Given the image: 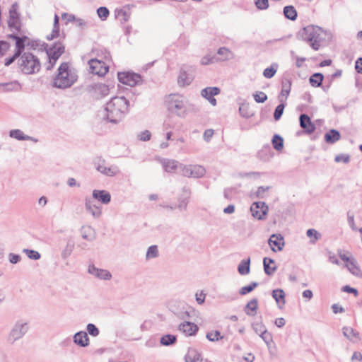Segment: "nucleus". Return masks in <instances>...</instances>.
<instances>
[{
  "instance_id": "nucleus-52",
  "label": "nucleus",
  "mask_w": 362,
  "mask_h": 362,
  "mask_svg": "<svg viewBox=\"0 0 362 362\" xmlns=\"http://www.w3.org/2000/svg\"><path fill=\"white\" fill-rule=\"evenodd\" d=\"M255 5L259 9H267L269 7L268 0H255Z\"/></svg>"
},
{
  "instance_id": "nucleus-21",
  "label": "nucleus",
  "mask_w": 362,
  "mask_h": 362,
  "mask_svg": "<svg viewBox=\"0 0 362 362\" xmlns=\"http://www.w3.org/2000/svg\"><path fill=\"white\" fill-rule=\"evenodd\" d=\"M202 358L200 354L194 349H189L185 356V362H200Z\"/></svg>"
},
{
  "instance_id": "nucleus-22",
  "label": "nucleus",
  "mask_w": 362,
  "mask_h": 362,
  "mask_svg": "<svg viewBox=\"0 0 362 362\" xmlns=\"http://www.w3.org/2000/svg\"><path fill=\"white\" fill-rule=\"evenodd\" d=\"M193 78L186 71L181 70L178 76L177 82L180 86H185L192 81Z\"/></svg>"
},
{
  "instance_id": "nucleus-36",
  "label": "nucleus",
  "mask_w": 362,
  "mask_h": 362,
  "mask_svg": "<svg viewBox=\"0 0 362 362\" xmlns=\"http://www.w3.org/2000/svg\"><path fill=\"white\" fill-rule=\"evenodd\" d=\"M272 142L273 147L277 151H281L284 147V140L277 134L274 136Z\"/></svg>"
},
{
  "instance_id": "nucleus-26",
  "label": "nucleus",
  "mask_w": 362,
  "mask_h": 362,
  "mask_svg": "<svg viewBox=\"0 0 362 362\" xmlns=\"http://www.w3.org/2000/svg\"><path fill=\"white\" fill-rule=\"evenodd\" d=\"M272 296L276 301L279 307H282L285 305V293L281 289H276L272 292Z\"/></svg>"
},
{
  "instance_id": "nucleus-45",
  "label": "nucleus",
  "mask_w": 362,
  "mask_h": 362,
  "mask_svg": "<svg viewBox=\"0 0 362 362\" xmlns=\"http://www.w3.org/2000/svg\"><path fill=\"white\" fill-rule=\"evenodd\" d=\"M176 340V337L173 335L168 334L165 336H163L161 338L160 342L163 345H170L173 344Z\"/></svg>"
},
{
  "instance_id": "nucleus-33",
  "label": "nucleus",
  "mask_w": 362,
  "mask_h": 362,
  "mask_svg": "<svg viewBox=\"0 0 362 362\" xmlns=\"http://www.w3.org/2000/svg\"><path fill=\"white\" fill-rule=\"evenodd\" d=\"M250 259L243 260L238 266V272L242 275H245L250 272Z\"/></svg>"
},
{
  "instance_id": "nucleus-28",
  "label": "nucleus",
  "mask_w": 362,
  "mask_h": 362,
  "mask_svg": "<svg viewBox=\"0 0 362 362\" xmlns=\"http://www.w3.org/2000/svg\"><path fill=\"white\" fill-rule=\"evenodd\" d=\"M258 308V302L257 299L250 300L245 306V313L248 315H255Z\"/></svg>"
},
{
  "instance_id": "nucleus-37",
  "label": "nucleus",
  "mask_w": 362,
  "mask_h": 362,
  "mask_svg": "<svg viewBox=\"0 0 362 362\" xmlns=\"http://www.w3.org/2000/svg\"><path fill=\"white\" fill-rule=\"evenodd\" d=\"M307 235L310 238L312 243H315L317 240H319L321 237L320 233H319L315 229H308L307 230Z\"/></svg>"
},
{
  "instance_id": "nucleus-35",
  "label": "nucleus",
  "mask_w": 362,
  "mask_h": 362,
  "mask_svg": "<svg viewBox=\"0 0 362 362\" xmlns=\"http://www.w3.org/2000/svg\"><path fill=\"white\" fill-rule=\"evenodd\" d=\"M8 24L11 30L20 32L21 28V23L20 18L8 19Z\"/></svg>"
},
{
  "instance_id": "nucleus-56",
  "label": "nucleus",
  "mask_w": 362,
  "mask_h": 362,
  "mask_svg": "<svg viewBox=\"0 0 362 362\" xmlns=\"http://www.w3.org/2000/svg\"><path fill=\"white\" fill-rule=\"evenodd\" d=\"M261 337L268 345L272 342V334L269 332H263Z\"/></svg>"
},
{
  "instance_id": "nucleus-12",
  "label": "nucleus",
  "mask_w": 362,
  "mask_h": 362,
  "mask_svg": "<svg viewBox=\"0 0 362 362\" xmlns=\"http://www.w3.org/2000/svg\"><path fill=\"white\" fill-rule=\"evenodd\" d=\"M252 215L258 219H262L265 217L268 206L264 202H255L250 207Z\"/></svg>"
},
{
  "instance_id": "nucleus-27",
  "label": "nucleus",
  "mask_w": 362,
  "mask_h": 362,
  "mask_svg": "<svg viewBox=\"0 0 362 362\" xmlns=\"http://www.w3.org/2000/svg\"><path fill=\"white\" fill-rule=\"evenodd\" d=\"M60 35V28H59V17L57 15H55L54 19L53 29L51 34L47 36V39L51 40L54 38H57Z\"/></svg>"
},
{
  "instance_id": "nucleus-17",
  "label": "nucleus",
  "mask_w": 362,
  "mask_h": 362,
  "mask_svg": "<svg viewBox=\"0 0 362 362\" xmlns=\"http://www.w3.org/2000/svg\"><path fill=\"white\" fill-rule=\"evenodd\" d=\"M93 197L103 204H108L111 200L110 194L105 190L95 189L93 192Z\"/></svg>"
},
{
  "instance_id": "nucleus-46",
  "label": "nucleus",
  "mask_w": 362,
  "mask_h": 362,
  "mask_svg": "<svg viewBox=\"0 0 362 362\" xmlns=\"http://www.w3.org/2000/svg\"><path fill=\"white\" fill-rule=\"evenodd\" d=\"M158 255V250L156 245H152L148 247V251L146 252V258H153L157 257Z\"/></svg>"
},
{
  "instance_id": "nucleus-49",
  "label": "nucleus",
  "mask_w": 362,
  "mask_h": 362,
  "mask_svg": "<svg viewBox=\"0 0 362 362\" xmlns=\"http://www.w3.org/2000/svg\"><path fill=\"white\" fill-rule=\"evenodd\" d=\"M151 133L148 130H145L138 135L139 139L142 141H149L151 139Z\"/></svg>"
},
{
  "instance_id": "nucleus-47",
  "label": "nucleus",
  "mask_w": 362,
  "mask_h": 362,
  "mask_svg": "<svg viewBox=\"0 0 362 362\" xmlns=\"http://www.w3.org/2000/svg\"><path fill=\"white\" fill-rule=\"evenodd\" d=\"M218 54L219 55L223 56V57L221 58L222 60L228 59L231 55L230 51L226 47H221L218 50Z\"/></svg>"
},
{
  "instance_id": "nucleus-60",
  "label": "nucleus",
  "mask_w": 362,
  "mask_h": 362,
  "mask_svg": "<svg viewBox=\"0 0 362 362\" xmlns=\"http://www.w3.org/2000/svg\"><path fill=\"white\" fill-rule=\"evenodd\" d=\"M196 300L199 304H202L205 300V294L202 292L196 293Z\"/></svg>"
},
{
  "instance_id": "nucleus-1",
  "label": "nucleus",
  "mask_w": 362,
  "mask_h": 362,
  "mask_svg": "<svg viewBox=\"0 0 362 362\" xmlns=\"http://www.w3.org/2000/svg\"><path fill=\"white\" fill-rule=\"evenodd\" d=\"M129 103L124 97H114L106 105L107 117L112 122H119L128 112Z\"/></svg>"
},
{
  "instance_id": "nucleus-8",
  "label": "nucleus",
  "mask_w": 362,
  "mask_h": 362,
  "mask_svg": "<svg viewBox=\"0 0 362 362\" xmlns=\"http://www.w3.org/2000/svg\"><path fill=\"white\" fill-rule=\"evenodd\" d=\"M117 78L120 83L132 87L136 86L141 81V77L139 74L130 71L119 72Z\"/></svg>"
},
{
  "instance_id": "nucleus-39",
  "label": "nucleus",
  "mask_w": 362,
  "mask_h": 362,
  "mask_svg": "<svg viewBox=\"0 0 362 362\" xmlns=\"http://www.w3.org/2000/svg\"><path fill=\"white\" fill-rule=\"evenodd\" d=\"M206 338L211 341H216L223 337L221 336V333L218 331L213 330L206 334Z\"/></svg>"
},
{
  "instance_id": "nucleus-25",
  "label": "nucleus",
  "mask_w": 362,
  "mask_h": 362,
  "mask_svg": "<svg viewBox=\"0 0 362 362\" xmlns=\"http://www.w3.org/2000/svg\"><path fill=\"white\" fill-rule=\"evenodd\" d=\"M74 341L81 346H86L89 343V339L86 332H80L75 334Z\"/></svg>"
},
{
  "instance_id": "nucleus-48",
  "label": "nucleus",
  "mask_w": 362,
  "mask_h": 362,
  "mask_svg": "<svg viewBox=\"0 0 362 362\" xmlns=\"http://www.w3.org/2000/svg\"><path fill=\"white\" fill-rule=\"evenodd\" d=\"M10 48V45L6 41H0V57L5 55Z\"/></svg>"
},
{
  "instance_id": "nucleus-34",
  "label": "nucleus",
  "mask_w": 362,
  "mask_h": 362,
  "mask_svg": "<svg viewBox=\"0 0 362 362\" xmlns=\"http://www.w3.org/2000/svg\"><path fill=\"white\" fill-rule=\"evenodd\" d=\"M343 332L345 337L350 340H356L359 339L358 333H356L351 327H344Z\"/></svg>"
},
{
  "instance_id": "nucleus-29",
  "label": "nucleus",
  "mask_w": 362,
  "mask_h": 362,
  "mask_svg": "<svg viewBox=\"0 0 362 362\" xmlns=\"http://www.w3.org/2000/svg\"><path fill=\"white\" fill-rule=\"evenodd\" d=\"M240 113L244 117H251L254 115V111L249 104H242L239 108Z\"/></svg>"
},
{
  "instance_id": "nucleus-11",
  "label": "nucleus",
  "mask_w": 362,
  "mask_h": 362,
  "mask_svg": "<svg viewBox=\"0 0 362 362\" xmlns=\"http://www.w3.org/2000/svg\"><path fill=\"white\" fill-rule=\"evenodd\" d=\"M182 173L185 177H201L206 173L205 168L199 165H185L182 169Z\"/></svg>"
},
{
  "instance_id": "nucleus-44",
  "label": "nucleus",
  "mask_w": 362,
  "mask_h": 362,
  "mask_svg": "<svg viewBox=\"0 0 362 362\" xmlns=\"http://www.w3.org/2000/svg\"><path fill=\"white\" fill-rule=\"evenodd\" d=\"M165 171L172 173L177 168V162L175 160H168L163 163Z\"/></svg>"
},
{
  "instance_id": "nucleus-20",
  "label": "nucleus",
  "mask_w": 362,
  "mask_h": 362,
  "mask_svg": "<svg viewBox=\"0 0 362 362\" xmlns=\"http://www.w3.org/2000/svg\"><path fill=\"white\" fill-rule=\"evenodd\" d=\"M88 271L93 275L105 280L110 279L112 276L108 271L104 269H99L93 266L89 267Z\"/></svg>"
},
{
  "instance_id": "nucleus-9",
  "label": "nucleus",
  "mask_w": 362,
  "mask_h": 362,
  "mask_svg": "<svg viewBox=\"0 0 362 362\" xmlns=\"http://www.w3.org/2000/svg\"><path fill=\"white\" fill-rule=\"evenodd\" d=\"M65 47L61 42L55 43L52 47L47 49V54L49 59L50 65L47 67L50 69L55 64L57 60L64 52Z\"/></svg>"
},
{
  "instance_id": "nucleus-18",
  "label": "nucleus",
  "mask_w": 362,
  "mask_h": 362,
  "mask_svg": "<svg viewBox=\"0 0 362 362\" xmlns=\"http://www.w3.org/2000/svg\"><path fill=\"white\" fill-rule=\"evenodd\" d=\"M97 170L107 176H114L118 173L117 167L107 165L105 162L98 164Z\"/></svg>"
},
{
  "instance_id": "nucleus-38",
  "label": "nucleus",
  "mask_w": 362,
  "mask_h": 362,
  "mask_svg": "<svg viewBox=\"0 0 362 362\" xmlns=\"http://www.w3.org/2000/svg\"><path fill=\"white\" fill-rule=\"evenodd\" d=\"M10 136L18 140H27L29 136H25L23 132L19 129H14L11 131Z\"/></svg>"
},
{
  "instance_id": "nucleus-5",
  "label": "nucleus",
  "mask_w": 362,
  "mask_h": 362,
  "mask_svg": "<svg viewBox=\"0 0 362 362\" xmlns=\"http://www.w3.org/2000/svg\"><path fill=\"white\" fill-rule=\"evenodd\" d=\"M100 59L95 58L91 59L88 62L90 71L99 76H105L109 70V66L107 65V62L110 61L111 57L108 52L106 50H101V54H98Z\"/></svg>"
},
{
  "instance_id": "nucleus-58",
  "label": "nucleus",
  "mask_w": 362,
  "mask_h": 362,
  "mask_svg": "<svg viewBox=\"0 0 362 362\" xmlns=\"http://www.w3.org/2000/svg\"><path fill=\"white\" fill-rule=\"evenodd\" d=\"M214 135V130L212 129H206L204 133V139L209 141Z\"/></svg>"
},
{
  "instance_id": "nucleus-7",
  "label": "nucleus",
  "mask_w": 362,
  "mask_h": 362,
  "mask_svg": "<svg viewBox=\"0 0 362 362\" xmlns=\"http://www.w3.org/2000/svg\"><path fill=\"white\" fill-rule=\"evenodd\" d=\"M339 257L345 262L346 267L354 276L357 277L362 276V272L357 264L356 260L352 257L349 252L339 250L338 252Z\"/></svg>"
},
{
  "instance_id": "nucleus-32",
  "label": "nucleus",
  "mask_w": 362,
  "mask_h": 362,
  "mask_svg": "<svg viewBox=\"0 0 362 362\" xmlns=\"http://www.w3.org/2000/svg\"><path fill=\"white\" fill-rule=\"evenodd\" d=\"M284 13L285 16L291 20H295L297 17L296 10L292 6H287L284 7Z\"/></svg>"
},
{
  "instance_id": "nucleus-50",
  "label": "nucleus",
  "mask_w": 362,
  "mask_h": 362,
  "mask_svg": "<svg viewBox=\"0 0 362 362\" xmlns=\"http://www.w3.org/2000/svg\"><path fill=\"white\" fill-rule=\"evenodd\" d=\"M257 286V283H253L250 285L244 286V287L241 288V289L240 291V293L241 295H245V294L251 292Z\"/></svg>"
},
{
  "instance_id": "nucleus-55",
  "label": "nucleus",
  "mask_w": 362,
  "mask_h": 362,
  "mask_svg": "<svg viewBox=\"0 0 362 362\" xmlns=\"http://www.w3.org/2000/svg\"><path fill=\"white\" fill-rule=\"evenodd\" d=\"M87 330L90 335L94 337L99 334L98 328L93 324H88L87 326Z\"/></svg>"
},
{
  "instance_id": "nucleus-24",
  "label": "nucleus",
  "mask_w": 362,
  "mask_h": 362,
  "mask_svg": "<svg viewBox=\"0 0 362 362\" xmlns=\"http://www.w3.org/2000/svg\"><path fill=\"white\" fill-rule=\"evenodd\" d=\"M263 264H264V272L267 274L271 275L272 274L275 270H276V265L275 262L273 259L267 257H264L263 259Z\"/></svg>"
},
{
  "instance_id": "nucleus-59",
  "label": "nucleus",
  "mask_w": 362,
  "mask_h": 362,
  "mask_svg": "<svg viewBox=\"0 0 362 362\" xmlns=\"http://www.w3.org/2000/svg\"><path fill=\"white\" fill-rule=\"evenodd\" d=\"M355 69L358 73L362 74V58H358L356 62Z\"/></svg>"
},
{
  "instance_id": "nucleus-10",
  "label": "nucleus",
  "mask_w": 362,
  "mask_h": 362,
  "mask_svg": "<svg viewBox=\"0 0 362 362\" xmlns=\"http://www.w3.org/2000/svg\"><path fill=\"white\" fill-rule=\"evenodd\" d=\"M9 37L16 40V51L12 57L6 59L5 65L6 66L10 65L11 63L14 62L16 57L20 56L21 52L25 48V44L29 40L28 37L26 36H23L20 37L16 35H11Z\"/></svg>"
},
{
  "instance_id": "nucleus-51",
  "label": "nucleus",
  "mask_w": 362,
  "mask_h": 362,
  "mask_svg": "<svg viewBox=\"0 0 362 362\" xmlns=\"http://www.w3.org/2000/svg\"><path fill=\"white\" fill-rule=\"evenodd\" d=\"M284 110V105L283 104L279 105L275 110L274 117L276 120H278L281 117Z\"/></svg>"
},
{
  "instance_id": "nucleus-16",
  "label": "nucleus",
  "mask_w": 362,
  "mask_h": 362,
  "mask_svg": "<svg viewBox=\"0 0 362 362\" xmlns=\"http://www.w3.org/2000/svg\"><path fill=\"white\" fill-rule=\"evenodd\" d=\"M300 125L307 134H312L315 130V126L310 118L304 114L300 116Z\"/></svg>"
},
{
  "instance_id": "nucleus-63",
  "label": "nucleus",
  "mask_w": 362,
  "mask_h": 362,
  "mask_svg": "<svg viewBox=\"0 0 362 362\" xmlns=\"http://www.w3.org/2000/svg\"><path fill=\"white\" fill-rule=\"evenodd\" d=\"M285 323H286V321H285L284 318H283V317H279V318H277L275 320V325L278 327H281L284 326Z\"/></svg>"
},
{
  "instance_id": "nucleus-30",
  "label": "nucleus",
  "mask_w": 362,
  "mask_h": 362,
  "mask_svg": "<svg viewBox=\"0 0 362 362\" xmlns=\"http://www.w3.org/2000/svg\"><path fill=\"white\" fill-rule=\"evenodd\" d=\"M26 331L25 325H22L20 327H16L11 333V340L15 341L20 338Z\"/></svg>"
},
{
  "instance_id": "nucleus-6",
  "label": "nucleus",
  "mask_w": 362,
  "mask_h": 362,
  "mask_svg": "<svg viewBox=\"0 0 362 362\" xmlns=\"http://www.w3.org/2000/svg\"><path fill=\"white\" fill-rule=\"evenodd\" d=\"M166 104L171 113L181 116L185 112L182 97L179 95H170L166 99Z\"/></svg>"
},
{
  "instance_id": "nucleus-3",
  "label": "nucleus",
  "mask_w": 362,
  "mask_h": 362,
  "mask_svg": "<svg viewBox=\"0 0 362 362\" xmlns=\"http://www.w3.org/2000/svg\"><path fill=\"white\" fill-rule=\"evenodd\" d=\"M324 30L319 26L308 25L305 27L302 32L303 39L307 41L311 47L318 50L320 47V42L322 40Z\"/></svg>"
},
{
  "instance_id": "nucleus-19",
  "label": "nucleus",
  "mask_w": 362,
  "mask_h": 362,
  "mask_svg": "<svg viewBox=\"0 0 362 362\" xmlns=\"http://www.w3.org/2000/svg\"><path fill=\"white\" fill-rule=\"evenodd\" d=\"M86 208L94 217H99L101 215V208L90 199L86 200Z\"/></svg>"
},
{
  "instance_id": "nucleus-13",
  "label": "nucleus",
  "mask_w": 362,
  "mask_h": 362,
  "mask_svg": "<svg viewBox=\"0 0 362 362\" xmlns=\"http://www.w3.org/2000/svg\"><path fill=\"white\" fill-rule=\"evenodd\" d=\"M178 329L187 337L194 336L199 330L198 326L192 322L185 321L178 326Z\"/></svg>"
},
{
  "instance_id": "nucleus-4",
  "label": "nucleus",
  "mask_w": 362,
  "mask_h": 362,
  "mask_svg": "<svg viewBox=\"0 0 362 362\" xmlns=\"http://www.w3.org/2000/svg\"><path fill=\"white\" fill-rule=\"evenodd\" d=\"M19 68L25 74L37 73L41 69L40 59L31 53L25 52L19 59Z\"/></svg>"
},
{
  "instance_id": "nucleus-23",
  "label": "nucleus",
  "mask_w": 362,
  "mask_h": 362,
  "mask_svg": "<svg viewBox=\"0 0 362 362\" xmlns=\"http://www.w3.org/2000/svg\"><path fill=\"white\" fill-rule=\"evenodd\" d=\"M340 139V134L335 129H331L325 134V141L328 144H334Z\"/></svg>"
},
{
  "instance_id": "nucleus-15",
  "label": "nucleus",
  "mask_w": 362,
  "mask_h": 362,
  "mask_svg": "<svg viewBox=\"0 0 362 362\" xmlns=\"http://www.w3.org/2000/svg\"><path fill=\"white\" fill-rule=\"evenodd\" d=\"M220 89L217 87H207L202 90V95L207 99L209 103L215 106L216 105V100L214 98V95L219 94Z\"/></svg>"
},
{
  "instance_id": "nucleus-2",
  "label": "nucleus",
  "mask_w": 362,
  "mask_h": 362,
  "mask_svg": "<svg viewBox=\"0 0 362 362\" xmlns=\"http://www.w3.org/2000/svg\"><path fill=\"white\" fill-rule=\"evenodd\" d=\"M77 79L75 71L69 64L62 63L58 69V73L54 78V86L59 88L70 87Z\"/></svg>"
},
{
  "instance_id": "nucleus-43",
  "label": "nucleus",
  "mask_w": 362,
  "mask_h": 362,
  "mask_svg": "<svg viewBox=\"0 0 362 362\" xmlns=\"http://www.w3.org/2000/svg\"><path fill=\"white\" fill-rule=\"evenodd\" d=\"M255 100L259 103H263L267 100V95L262 91L256 92L253 94Z\"/></svg>"
},
{
  "instance_id": "nucleus-64",
  "label": "nucleus",
  "mask_w": 362,
  "mask_h": 362,
  "mask_svg": "<svg viewBox=\"0 0 362 362\" xmlns=\"http://www.w3.org/2000/svg\"><path fill=\"white\" fill-rule=\"evenodd\" d=\"M352 360L362 361V354L360 352H354L352 356Z\"/></svg>"
},
{
  "instance_id": "nucleus-57",
  "label": "nucleus",
  "mask_w": 362,
  "mask_h": 362,
  "mask_svg": "<svg viewBox=\"0 0 362 362\" xmlns=\"http://www.w3.org/2000/svg\"><path fill=\"white\" fill-rule=\"evenodd\" d=\"M335 161L337 163L343 162L346 163L349 161V156L346 155H338L335 157Z\"/></svg>"
},
{
  "instance_id": "nucleus-31",
  "label": "nucleus",
  "mask_w": 362,
  "mask_h": 362,
  "mask_svg": "<svg viewBox=\"0 0 362 362\" xmlns=\"http://www.w3.org/2000/svg\"><path fill=\"white\" fill-rule=\"evenodd\" d=\"M323 75L320 73H316L312 75L310 78V83L314 87H319L323 81Z\"/></svg>"
},
{
  "instance_id": "nucleus-40",
  "label": "nucleus",
  "mask_w": 362,
  "mask_h": 362,
  "mask_svg": "<svg viewBox=\"0 0 362 362\" xmlns=\"http://www.w3.org/2000/svg\"><path fill=\"white\" fill-rule=\"evenodd\" d=\"M276 65H272L264 70L263 75L267 78H272L276 72Z\"/></svg>"
},
{
  "instance_id": "nucleus-62",
  "label": "nucleus",
  "mask_w": 362,
  "mask_h": 362,
  "mask_svg": "<svg viewBox=\"0 0 362 362\" xmlns=\"http://www.w3.org/2000/svg\"><path fill=\"white\" fill-rule=\"evenodd\" d=\"M343 291H346V292H348V293H352L354 294L355 296H357L358 295V291L356 288H351L349 286H345L343 287Z\"/></svg>"
},
{
  "instance_id": "nucleus-42",
  "label": "nucleus",
  "mask_w": 362,
  "mask_h": 362,
  "mask_svg": "<svg viewBox=\"0 0 362 362\" xmlns=\"http://www.w3.org/2000/svg\"><path fill=\"white\" fill-rule=\"evenodd\" d=\"M97 13L102 21H105L107 18L110 12L106 7L102 6L98 8Z\"/></svg>"
},
{
  "instance_id": "nucleus-61",
  "label": "nucleus",
  "mask_w": 362,
  "mask_h": 362,
  "mask_svg": "<svg viewBox=\"0 0 362 362\" xmlns=\"http://www.w3.org/2000/svg\"><path fill=\"white\" fill-rule=\"evenodd\" d=\"M289 93H290V86H288L287 87H286L285 86H283L282 90L281 91V95L282 97H284L285 98H286L288 96Z\"/></svg>"
},
{
  "instance_id": "nucleus-41",
  "label": "nucleus",
  "mask_w": 362,
  "mask_h": 362,
  "mask_svg": "<svg viewBox=\"0 0 362 362\" xmlns=\"http://www.w3.org/2000/svg\"><path fill=\"white\" fill-rule=\"evenodd\" d=\"M19 18L18 4L15 3L12 4L9 10V19Z\"/></svg>"
},
{
  "instance_id": "nucleus-14",
  "label": "nucleus",
  "mask_w": 362,
  "mask_h": 362,
  "mask_svg": "<svg viewBox=\"0 0 362 362\" xmlns=\"http://www.w3.org/2000/svg\"><path fill=\"white\" fill-rule=\"evenodd\" d=\"M269 245L272 251H281L284 246V238L281 235L274 234L269 239Z\"/></svg>"
},
{
  "instance_id": "nucleus-53",
  "label": "nucleus",
  "mask_w": 362,
  "mask_h": 362,
  "mask_svg": "<svg viewBox=\"0 0 362 362\" xmlns=\"http://www.w3.org/2000/svg\"><path fill=\"white\" fill-rule=\"evenodd\" d=\"M214 57L211 55H206L202 58L200 63L202 65H209L210 64L214 63Z\"/></svg>"
},
{
  "instance_id": "nucleus-54",
  "label": "nucleus",
  "mask_w": 362,
  "mask_h": 362,
  "mask_svg": "<svg viewBox=\"0 0 362 362\" xmlns=\"http://www.w3.org/2000/svg\"><path fill=\"white\" fill-rule=\"evenodd\" d=\"M24 252L26 253L28 257L33 259H38L40 257V255L38 252L32 250H25Z\"/></svg>"
}]
</instances>
